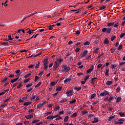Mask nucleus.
Segmentation results:
<instances>
[{"instance_id": "7", "label": "nucleus", "mask_w": 125, "mask_h": 125, "mask_svg": "<svg viewBox=\"0 0 125 125\" xmlns=\"http://www.w3.org/2000/svg\"><path fill=\"white\" fill-rule=\"evenodd\" d=\"M34 117V114L32 113L31 114H30V115H26L25 116V119L28 120L30 119H33Z\"/></svg>"}, {"instance_id": "12", "label": "nucleus", "mask_w": 125, "mask_h": 125, "mask_svg": "<svg viewBox=\"0 0 125 125\" xmlns=\"http://www.w3.org/2000/svg\"><path fill=\"white\" fill-rule=\"evenodd\" d=\"M94 121H92V123H93V124H95V123H98V122H99V119H98V118H97V117H95L94 118Z\"/></svg>"}, {"instance_id": "6", "label": "nucleus", "mask_w": 125, "mask_h": 125, "mask_svg": "<svg viewBox=\"0 0 125 125\" xmlns=\"http://www.w3.org/2000/svg\"><path fill=\"white\" fill-rule=\"evenodd\" d=\"M88 53V51H87V50H85L83 52H82L81 58L85 57V56Z\"/></svg>"}, {"instance_id": "24", "label": "nucleus", "mask_w": 125, "mask_h": 125, "mask_svg": "<svg viewBox=\"0 0 125 125\" xmlns=\"http://www.w3.org/2000/svg\"><path fill=\"white\" fill-rule=\"evenodd\" d=\"M70 81H71V79H70V78L64 80L63 82H64V83H67L70 82Z\"/></svg>"}, {"instance_id": "53", "label": "nucleus", "mask_w": 125, "mask_h": 125, "mask_svg": "<svg viewBox=\"0 0 125 125\" xmlns=\"http://www.w3.org/2000/svg\"><path fill=\"white\" fill-rule=\"evenodd\" d=\"M125 36V33H122V34H121V36H120V38L121 39H123V38Z\"/></svg>"}, {"instance_id": "4", "label": "nucleus", "mask_w": 125, "mask_h": 125, "mask_svg": "<svg viewBox=\"0 0 125 125\" xmlns=\"http://www.w3.org/2000/svg\"><path fill=\"white\" fill-rule=\"evenodd\" d=\"M108 94H109V93L107 91L104 90L103 92H102L100 94V96L104 97Z\"/></svg>"}, {"instance_id": "20", "label": "nucleus", "mask_w": 125, "mask_h": 125, "mask_svg": "<svg viewBox=\"0 0 125 125\" xmlns=\"http://www.w3.org/2000/svg\"><path fill=\"white\" fill-rule=\"evenodd\" d=\"M117 66H118V63H115L114 64H111V68H112V69H114V68H115L117 67Z\"/></svg>"}, {"instance_id": "16", "label": "nucleus", "mask_w": 125, "mask_h": 125, "mask_svg": "<svg viewBox=\"0 0 125 125\" xmlns=\"http://www.w3.org/2000/svg\"><path fill=\"white\" fill-rule=\"evenodd\" d=\"M7 77H4V78L2 79V81L0 82H1V83H5L6 82H7Z\"/></svg>"}, {"instance_id": "62", "label": "nucleus", "mask_w": 125, "mask_h": 125, "mask_svg": "<svg viewBox=\"0 0 125 125\" xmlns=\"http://www.w3.org/2000/svg\"><path fill=\"white\" fill-rule=\"evenodd\" d=\"M14 77H15V75H14V74H10L9 75V76H8V78H13Z\"/></svg>"}, {"instance_id": "10", "label": "nucleus", "mask_w": 125, "mask_h": 125, "mask_svg": "<svg viewBox=\"0 0 125 125\" xmlns=\"http://www.w3.org/2000/svg\"><path fill=\"white\" fill-rule=\"evenodd\" d=\"M19 77H18L16 79H10V83H16L18 80H19Z\"/></svg>"}, {"instance_id": "14", "label": "nucleus", "mask_w": 125, "mask_h": 125, "mask_svg": "<svg viewBox=\"0 0 125 125\" xmlns=\"http://www.w3.org/2000/svg\"><path fill=\"white\" fill-rule=\"evenodd\" d=\"M62 61H63V59H57V62H57L59 64H61Z\"/></svg>"}, {"instance_id": "51", "label": "nucleus", "mask_w": 125, "mask_h": 125, "mask_svg": "<svg viewBox=\"0 0 125 125\" xmlns=\"http://www.w3.org/2000/svg\"><path fill=\"white\" fill-rule=\"evenodd\" d=\"M77 116V113H74L73 114H72V116H71V118H74Z\"/></svg>"}, {"instance_id": "26", "label": "nucleus", "mask_w": 125, "mask_h": 125, "mask_svg": "<svg viewBox=\"0 0 125 125\" xmlns=\"http://www.w3.org/2000/svg\"><path fill=\"white\" fill-rule=\"evenodd\" d=\"M30 122L29 121H23V125H29Z\"/></svg>"}, {"instance_id": "21", "label": "nucleus", "mask_w": 125, "mask_h": 125, "mask_svg": "<svg viewBox=\"0 0 125 125\" xmlns=\"http://www.w3.org/2000/svg\"><path fill=\"white\" fill-rule=\"evenodd\" d=\"M55 26V24H52V25H51L49 26V30H52V29H53V27H54Z\"/></svg>"}, {"instance_id": "27", "label": "nucleus", "mask_w": 125, "mask_h": 125, "mask_svg": "<svg viewBox=\"0 0 125 125\" xmlns=\"http://www.w3.org/2000/svg\"><path fill=\"white\" fill-rule=\"evenodd\" d=\"M96 95V94L95 93L91 95V96L90 97V99H93L94 98H95Z\"/></svg>"}, {"instance_id": "52", "label": "nucleus", "mask_w": 125, "mask_h": 125, "mask_svg": "<svg viewBox=\"0 0 125 125\" xmlns=\"http://www.w3.org/2000/svg\"><path fill=\"white\" fill-rule=\"evenodd\" d=\"M6 106H7V104H6L5 103H4L1 104V105H0V107H1L2 108H4V107Z\"/></svg>"}, {"instance_id": "41", "label": "nucleus", "mask_w": 125, "mask_h": 125, "mask_svg": "<svg viewBox=\"0 0 125 125\" xmlns=\"http://www.w3.org/2000/svg\"><path fill=\"white\" fill-rule=\"evenodd\" d=\"M88 79H89V75L85 76H84V81H87V80H88Z\"/></svg>"}, {"instance_id": "60", "label": "nucleus", "mask_w": 125, "mask_h": 125, "mask_svg": "<svg viewBox=\"0 0 125 125\" xmlns=\"http://www.w3.org/2000/svg\"><path fill=\"white\" fill-rule=\"evenodd\" d=\"M53 118H53L52 116H48V117H47V120L52 119Z\"/></svg>"}, {"instance_id": "5", "label": "nucleus", "mask_w": 125, "mask_h": 125, "mask_svg": "<svg viewBox=\"0 0 125 125\" xmlns=\"http://www.w3.org/2000/svg\"><path fill=\"white\" fill-rule=\"evenodd\" d=\"M59 63L57 62H54V64L53 65V70L55 71L57 69L58 67H59Z\"/></svg>"}, {"instance_id": "58", "label": "nucleus", "mask_w": 125, "mask_h": 125, "mask_svg": "<svg viewBox=\"0 0 125 125\" xmlns=\"http://www.w3.org/2000/svg\"><path fill=\"white\" fill-rule=\"evenodd\" d=\"M40 120H34L33 122H32V124H36V123L39 122Z\"/></svg>"}, {"instance_id": "8", "label": "nucleus", "mask_w": 125, "mask_h": 125, "mask_svg": "<svg viewBox=\"0 0 125 125\" xmlns=\"http://www.w3.org/2000/svg\"><path fill=\"white\" fill-rule=\"evenodd\" d=\"M73 91L72 90H69L66 92V94H67V96H70L73 95Z\"/></svg>"}, {"instance_id": "32", "label": "nucleus", "mask_w": 125, "mask_h": 125, "mask_svg": "<svg viewBox=\"0 0 125 125\" xmlns=\"http://www.w3.org/2000/svg\"><path fill=\"white\" fill-rule=\"evenodd\" d=\"M32 85H33V83H28V84H26V85H25V87L28 88V87H29L32 86Z\"/></svg>"}, {"instance_id": "49", "label": "nucleus", "mask_w": 125, "mask_h": 125, "mask_svg": "<svg viewBox=\"0 0 125 125\" xmlns=\"http://www.w3.org/2000/svg\"><path fill=\"white\" fill-rule=\"evenodd\" d=\"M87 113H88V111L84 110L82 111V115H85V114H87Z\"/></svg>"}, {"instance_id": "22", "label": "nucleus", "mask_w": 125, "mask_h": 125, "mask_svg": "<svg viewBox=\"0 0 125 125\" xmlns=\"http://www.w3.org/2000/svg\"><path fill=\"white\" fill-rule=\"evenodd\" d=\"M108 74H109V69L108 68H106L105 73V76H108Z\"/></svg>"}, {"instance_id": "56", "label": "nucleus", "mask_w": 125, "mask_h": 125, "mask_svg": "<svg viewBox=\"0 0 125 125\" xmlns=\"http://www.w3.org/2000/svg\"><path fill=\"white\" fill-rule=\"evenodd\" d=\"M43 73H44V71L42 70V71H40V73H39V76H42V74H43Z\"/></svg>"}, {"instance_id": "35", "label": "nucleus", "mask_w": 125, "mask_h": 125, "mask_svg": "<svg viewBox=\"0 0 125 125\" xmlns=\"http://www.w3.org/2000/svg\"><path fill=\"white\" fill-rule=\"evenodd\" d=\"M68 100V99H63V100H61V101H60V103H64L66 102H67V101Z\"/></svg>"}, {"instance_id": "54", "label": "nucleus", "mask_w": 125, "mask_h": 125, "mask_svg": "<svg viewBox=\"0 0 125 125\" xmlns=\"http://www.w3.org/2000/svg\"><path fill=\"white\" fill-rule=\"evenodd\" d=\"M27 33L29 34V35H31L32 33H34V31H31V29H29V31H27Z\"/></svg>"}, {"instance_id": "31", "label": "nucleus", "mask_w": 125, "mask_h": 125, "mask_svg": "<svg viewBox=\"0 0 125 125\" xmlns=\"http://www.w3.org/2000/svg\"><path fill=\"white\" fill-rule=\"evenodd\" d=\"M62 90V87L59 86V87L57 88L56 91H61Z\"/></svg>"}, {"instance_id": "46", "label": "nucleus", "mask_w": 125, "mask_h": 125, "mask_svg": "<svg viewBox=\"0 0 125 125\" xmlns=\"http://www.w3.org/2000/svg\"><path fill=\"white\" fill-rule=\"evenodd\" d=\"M30 76H31V73H29V74H27V75H25V76L23 77V78H24V79H27V77H30Z\"/></svg>"}, {"instance_id": "63", "label": "nucleus", "mask_w": 125, "mask_h": 125, "mask_svg": "<svg viewBox=\"0 0 125 125\" xmlns=\"http://www.w3.org/2000/svg\"><path fill=\"white\" fill-rule=\"evenodd\" d=\"M60 108V107L58 106L55 107H54V110L57 111V110L59 109Z\"/></svg>"}, {"instance_id": "15", "label": "nucleus", "mask_w": 125, "mask_h": 125, "mask_svg": "<svg viewBox=\"0 0 125 125\" xmlns=\"http://www.w3.org/2000/svg\"><path fill=\"white\" fill-rule=\"evenodd\" d=\"M42 106H43V104H41V103H40V104H37V105L36 106V108H37V109H40L41 108H42Z\"/></svg>"}, {"instance_id": "13", "label": "nucleus", "mask_w": 125, "mask_h": 125, "mask_svg": "<svg viewBox=\"0 0 125 125\" xmlns=\"http://www.w3.org/2000/svg\"><path fill=\"white\" fill-rule=\"evenodd\" d=\"M116 103H119L122 101V98L121 97H118L116 98Z\"/></svg>"}, {"instance_id": "25", "label": "nucleus", "mask_w": 125, "mask_h": 125, "mask_svg": "<svg viewBox=\"0 0 125 125\" xmlns=\"http://www.w3.org/2000/svg\"><path fill=\"white\" fill-rule=\"evenodd\" d=\"M41 84H42V82H40L39 83H37V84L35 85L34 87L37 88V87H40Z\"/></svg>"}, {"instance_id": "37", "label": "nucleus", "mask_w": 125, "mask_h": 125, "mask_svg": "<svg viewBox=\"0 0 125 125\" xmlns=\"http://www.w3.org/2000/svg\"><path fill=\"white\" fill-rule=\"evenodd\" d=\"M68 121V116H67L65 117V118H64V122H67Z\"/></svg>"}, {"instance_id": "30", "label": "nucleus", "mask_w": 125, "mask_h": 125, "mask_svg": "<svg viewBox=\"0 0 125 125\" xmlns=\"http://www.w3.org/2000/svg\"><path fill=\"white\" fill-rule=\"evenodd\" d=\"M104 44H105L109 43V40H108L107 38H106L105 39H104Z\"/></svg>"}, {"instance_id": "42", "label": "nucleus", "mask_w": 125, "mask_h": 125, "mask_svg": "<svg viewBox=\"0 0 125 125\" xmlns=\"http://www.w3.org/2000/svg\"><path fill=\"white\" fill-rule=\"evenodd\" d=\"M118 26H119V22H116V23H115L114 24H113V27H114V28H116Z\"/></svg>"}, {"instance_id": "43", "label": "nucleus", "mask_w": 125, "mask_h": 125, "mask_svg": "<svg viewBox=\"0 0 125 125\" xmlns=\"http://www.w3.org/2000/svg\"><path fill=\"white\" fill-rule=\"evenodd\" d=\"M116 38V36H112L111 38V42L113 41Z\"/></svg>"}, {"instance_id": "50", "label": "nucleus", "mask_w": 125, "mask_h": 125, "mask_svg": "<svg viewBox=\"0 0 125 125\" xmlns=\"http://www.w3.org/2000/svg\"><path fill=\"white\" fill-rule=\"evenodd\" d=\"M98 48H96V49H95V51H94V53L97 54H98Z\"/></svg>"}, {"instance_id": "1", "label": "nucleus", "mask_w": 125, "mask_h": 125, "mask_svg": "<svg viewBox=\"0 0 125 125\" xmlns=\"http://www.w3.org/2000/svg\"><path fill=\"white\" fill-rule=\"evenodd\" d=\"M69 70H70V67L68 66L67 64L62 65V73H67Z\"/></svg>"}, {"instance_id": "38", "label": "nucleus", "mask_w": 125, "mask_h": 125, "mask_svg": "<svg viewBox=\"0 0 125 125\" xmlns=\"http://www.w3.org/2000/svg\"><path fill=\"white\" fill-rule=\"evenodd\" d=\"M8 40H10V41H12L14 39L13 37H12L11 35H8Z\"/></svg>"}, {"instance_id": "61", "label": "nucleus", "mask_w": 125, "mask_h": 125, "mask_svg": "<svg viewBox=\"0 0 125 125\" xmlns=\"http://www.w3.org/2000/svg\"><path fill=\"white\" fill-rule=\"evenodd\" d=\"M80 34V31H79V30L76 31V35L79 36Z\"/></svg>"}, {"instance_id": "33", "label": "nucleus", "mask_w": 125, "mask_h": 125, "mask_svg": "<svg viewBox=\"0 0 125 125\" xmlns=\"http://www.w3.org/2000/svg\"><path fill=\"white\" fill-rule=\"evenodd\" d=\"M77 101L76 99H72V101L69 102V104H74Z\"/></svg>"}, {"instance_id": "55", "label": "nucleus", "mask_w": 125, "mask_h": 125, "mask_svg": "<svg viewBox=\"0 0 125 125\" xmlns=\"http://www.w3.org/2000/svg\"><path fill=\"white\" fill-rule=\"evenodd\" d=\"M35 67V64H31L29 66H28V68H32L33 67Z\"/></svg>"}, {"instance_id": "36", "label": "nucleus", "mask_w": 125, "mask_h": 125, "mask_svg": "<svg viewBox=\"0 0 125 125\" xmlns=\"http://www.w3.org/2000/svg\"><path fill=\"white\" fill-rule=\"evenodd\" d=\"M15 73L19 76V75H20V70L19 69L16 70V71H15Z\"/></svg>"}, {"instance_id": "34", "label": "nucleus", "mask_w": 125, "mask_h": 125, "mask_svg": "<svg viewBox=\"0 0 125 125\" xmlns=\"http://www.w3.org/2000/svg\"><path fill=\"white\" fill-rule=\"evenodd\" d=\"M116 50V48L115 47L111 48V53H114V52Z\"/></svg>"}, {"instance_id": "11", "label": "nucleus", "mask_w": 125, "mask_h": 125, "mask_svg": "<svg viewBox=\"0 0 125 125\" xmlns=\"http://www.w3.org/2000/svg\"><path fill=\"white\" fill-rule=\"evenodd\" d=\"M94 69V65H92L90 68H89L88 70H86V73H89L90 72H91L93 69Z\"/></svg>"}, {"instance_id": "29", "label": "nucleus", "mask_w": 125, "mask_h": 125, "mask_svg": "<svg viewBox=\"0 0 125 125\" xmlns=\"http://www.w3.org/2000/svg\"><path fill=\"white\" fill-rule=\"evenodd\" d=\"M123 49V44H120L118 47V50H121Z\"/></svg>"}, {"instance_id": "28", "label": "nucleus", "mask_w": 125, "mask_h": 125, "mask_svg": "<svg viewBox=\"0 0 125 125\" xmlns=\"http://www.w3.org/2000/svg\"><path fill=\"white\" fill-rule=\"evenodd\" d=\"M9 44L8 42H1L0 43V45H8Z\"/></svg>"}, {"instance_id": "39", "label": "nucleus", "mask_w": 125, "mask_h": 125, "mask_svg": "<svg viewBox=\"0 0 125 125\" xmlns=\"http://www.w3.org/2000/svg\"><path fill=\"white\" fill-rule=\"evenodd\" d=\"M74 89L75 90H77V91H80V90H81V87H74Z\"/></svg>"}, {"instance_id": "17", "label": "nucleus", "mask_w": 125, "mask_h": 125, "mask_svg": "<svg viewBox=\"0 0 125 125\" xmlns=\"http://www.w3.org/2000/svg\"><path fill=\"white\" fill-rule=\"evenodd\" d=\"M112 83V81H108L106 82L105 84L109 86V85H111Z\"/></svg>"}, {"instance_id": "3", "label": "nucleus", "mask_w": 125, "mask_h": 125, "mask_svg": "<svg viewBox=\"0 0 125 125\" xmlns=\"http://www.w3.org/2000/svg\"><path fill=\"white\" fill-rule=\"evenodd\" d=\"M42 62H43V66H44V67H43V70H46L48 68L47 64L49 63L48 62V58H46L44 60L42 61Z\"/></svg>"}, {"instance_id": "40", "label": "nucleus", "mask_w": 125, "mask_h": 125, "mask_svg": "<svg viewBox=\"0 0 125 125\" xmlns=\"http://www.w3.org/2000/svg\"><path fill=\"white\" fill-rule=\"evenodd\" d=\"M0 26L5 27L6 26V24H5L4 22H0Z\"/></svg>"}, {"instance_id": "23", "label": "nucleus", "mask_w": 125, "mask_h": 125, "mask_svg": "<svg viewBox=\"0 0 125 125\" xmlns=\"http://www.w3.org/2000/svg\"><path fill=\"white\" fill-rule=\"evenodd\" d=\"M57 83V82H52L50 84V86H53L55 85V84H56Z\"/></svg>"}, {"instance_id": "19", "label": "nucleus", "mask_w": 125, "mask_h": 125, "mask_svg": "<svg viewBox=\"0 0 125 125\" xmlns=\"http://www.w3.org/2000/svg\"><path fill=\"white\" fill-rule=\"evenodd\" d=\"M31 104H32V102H26L23 103V106H28V105Z\"/></svg>"}, {"instance_id": "18", "label": "nucleus", "mask_w": 125, "mask_h": 125, "mask_svg": "<svg viewBox=\"0 0 125 125\" xmlns=\"http://www.w3.org/2000/svg\"><path fill=\"white\" fill-rule=\"evenodd\" d=\"M115 118V115L114 116H111L110 117H109V118H108V121H111L112 120H113V119Z\"/></svg>"}, {"instance_id": "47", "label": "nucleus", "mask_w": 125, "mask_h": 125, "mask_svg": "<svg viewBox=\"0 0 125 125\" xmlns=\"http://www.w3.org/2000/svg\"><path fill=\"white\" fill-rule=\"evenodd\" d=\"M119 115H120V116L123 117L125 115V113H123V112H120L119 113Z\"/></svg>"}, {"instance_id": "64", "label": "nucleus", "mask_w": 125, "mask_h": 125, "mask_svg": "<svg viewBox=\"0 0 125 125\" xmlns=\"http://www.w3.org/2000/svg\"><path fill=\"white\" fill-rule=\"evenodd\" d=\"M124 25H125V21H122V24H121V26H124Z\"/></svg>"}, {"instance_id": "48", "label": "nucleus", "mask_w": 125, "mask_h": 125, "mask_svg": "<svg viewBox=\"0 0 125 125\" xmlns=\"http://www.w3.org/2000/svg\"><path fill=\"white\" fill-rule=\"evenodd\" d=\"M106 9V7L104 5L103 6L100 7V10H103L104 9Z\"/></svg>"}, {"instance_id": "59", "label": "nucleus", "mask_w": 125, "mask_h": 125, "mask_svg": "<svg viewBox=\"0 0 125 125\" xmlns=\"http://www.w3.org/2000/svg\"><path fill=\"white\" fill-rule=\"evenodd\" d=\"M35 99V95H32V98H30V100L32 101V100H34V99Z\"/></svg>"}, {"instance_id": "2", "label": "nucleus", "mask_w": 125, "mask_h": 125, "mask_svg": "<svg viewBox=\"0 0 125 125\" xmlns=\"http://www.w3.org/2000/svg\"><path fill=\"white\" fill-rule=\"evenodd\" d=\"M112 27H107L103 28L102 29V32L106 33L107 34L109 35L112 32Z\"/></svg>"}, {"instance_id": "57", "label": "nucleus", "mask_w": 125, "mask_h": 125, "mask_svg": "<svg viewBox=\"0 0 125 125\" xmlns=\"http://www.w3.org/2000/svg\"><path fill=\"white\" fill-rule=\"evenodd\" d=\"M80 50V48L77 47L76 48V50H75V51L76 52V53H78Z\"/></svg>"}, {"instance_id": "45", "label": "nucleus", "mask_w": 125, "mask_h": 125, "mask_svg": "<svg viewBox=\"0 0 125 125\" xmlns=\"http://www.w3.org/2000/svg\"><path fill=\"white\" fill-rule=\"evenodd\" d=\"M118 121H119V122H125V119L121 118V119L118 120Z\"/></svg>"}, {"instance_id": "44", "label": "nucleus", "mask_w": 125, "mask_h": 125, "mask_svg": "<svg viewBox=\"0 0 125 125\" xmlns=\"http://www.w3.org/2000/svg\"><path fill=\"white\" fill-rule=\"evenodd\" d=\"M90 44V42L86 41L84 43V45H89Z\"/></svg>"}, {"instance_id": "9", "label": "nucleus", "mask_w": 125, "mask_h": 125, "mask_svg": "<svg viewBox=\"0 0 125 125\" xmlns=\"http://www.w3.org/2000/svg\"><path fill=\"white\" fill-rule=\"evenodd\" d=\"M115 22H109L107 23L106 26H107V27L112 28V27L113 26V25L115 24Z\"/></svg>"}]
</instances>
